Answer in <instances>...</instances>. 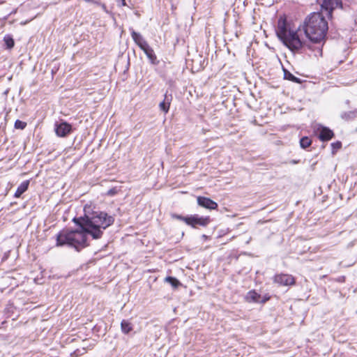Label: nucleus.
I'll list each match as a JSON object with an SVG mask.
<instances>
[{
  "label": "nucleus",
  "mask_w": 357,
  "mask_h": 357,
  "mask_svg": "<svg viewBox=\"0 0 357 357\" xmlns=\"http://www.w3.org/2000/svg\"><path fill=\"white\" fill-rule=\"evenodd\" d=\"M341 118L345 121H350L354 119L357 116V109H354L349 112H344L340 115Z\"/></svg>",
  "instance_id": "obj_16"
},
{
  "label": "nucleus",
  "mask_w": 357,
  "mask_h": 357,
  "mask_svg": "<svg viewBox=\"0 0 357 357\" xmlns=\"http://www.w3.org/2000/svg\"><path fill=\"white\" fill-rule=\"evenodd\" d=\"M142 51L144 52V54L146 55L147 58L149 59V61L154 65H158L159 61L157 59V56L151 47L150 45L145 47Z\"/></svg>",
  "instance_id": "obj_12"
},
{
  "label": "nucleus",
  "mask_w": 357,
  "mask_h": 357,
  "mask_svg": "<svg viewBox=\"0 0 357 357\" xmlns=\"http://www.w3.org/2000/svg\"><path fill=\"white\" fill-rule=\"evenodd\" d=\"M328 29V22L321 12L308 15L303 25L305 36L313 43H321Z\"/></svg>",
  "instance_id": "obj_2"
},
{
  "label": "nucleus",
  "mask_w": 357,
  "mask_h": 357,
  "mask_svg": "<svg viewBox=\"0 0 357 357\" xmlns=\"http://www.w3.org/2000/svg\"><path fill=\"white\" fill-rule=\"evenodd\" d=\"M26 126V123L20 120H16L15 122V128L16 129L23 130Z\"/></svg>",
  "instance_id": "obj_21"
},
{
  "label": "nucleus",
  "mask_w": 357,
  "mask_h": 357,
  "mask_svg": "<svg viewBox=\"0 0 357 357\" xmlns=\"http://www.w3.org/2000/svg\"><path fill=\"white\" fill-rule=\"evenodd\" d=\"M210 222L208 216L203 217L198 215H191L185 220V223L192 227L196 228L197 226L206 227Z\"/></svg>",
  "instance_id": "obj_5"
},
{
  "label": "nucleus",
  "mask_w": 357,
  "mask_h": 357,
  "mask_svg": "<svg viewBox=\"0 0 357 357\" xmlns=\"http://www.w3.org/2000/svg\"><path fill=\"white\" fill-rule=\"evenodd\" d=\"M73 222L79 229L61 230L56 236V245H82L87 236L93 239H99L104 231L114 222V218L102 211H93L83 216L75 217Z\"/></svg>",
  "instance_id": "obj_1"
},
{
  "label": "nucleus",
  "mask_w": 357,
  "mask_h": 357,
  "mask_svg": "<svg viewBox=\"0 0 357 357\" xmlns=\"http://www.w3.org/2000/svg\"><path fill=\"white\" fill-rule=\"evenodd\" d=\"M312 144V140L308 137H303L300 139V146L302 149L309 147Z\"/></svg>",
  "instance_id": "obj_20"
},
{
  "label": "nucleus",
  "mask_w": 357,
  "mask_h": 357,
  "mask_svg": "<svg viewBox=\"0 0 357 357\" xmlns=\"http://www.w3.org/2000/svg\"><path fill=\"white\" fill-rule=\"evenodd\" d=\"M334 136L333 132L326 127H321L318 133V137L321 141H328Z\"/></svg>",
  "instance_id": "obj_11"
},
{
  "label": "nucleus",
  "mask_w": 357,
  "mask_h": 357,
  "mask_svg": "<svg viewBox=\"0 0 357 357\" xmlns=\"http://www.w3.org/2000/svg\"><path fill=\"white\" fill-rule=\"evenodd\" d=\"M3 42L6 45V47L7 49L10 50L12 49L15 45V41L11 35L6 34L3 37Z\"/></svg>",
  "instance_id": "obj_17"
},
{
  "label": "nucleus",
  "mask_w": 357,
  "mask_h": 357,
  "mask_svg": "<svg viewBox=\"0 0 357 357\" xmlns=\"http://www.w3.org/2000/svg\"><path fill=\"white\" fill-rule=\"evenodd\" d=\"M273 281L282 286H290L295 284V278L289 274H277L275 275Z\"/></svg>",
  "instance_id": "obj_8"
},
{
  "label": "nucleus",
  "mask_w": 357,
  "mask_h": 357,
  "mask_svg": "<svg viewBox=\"0 0 357 357\" xmlns=\"http://www.w3.org/2000/svg\"><path fill=\"white\" fill-rule=\"evenodd\" d=\"M130 31L132 40L142 50L149 45L139 33L135 31L132 28H130Z\"/></svg>",
  "instance_id": "obj_10"
},
{
  "label": "nucleus",
  "mask_w": 357,
  "mask_h": 357,
  "mask_svg": "<svg viewBox=\"0 0 357 357\" xmlns=\"http://www.w3.org/2000/svg\"><path fill=\"white\" fill-rule=\"evenodd\" d=\"M93 3H94L99 4V3H98V2H97V1H95V2H93ZM100 5L101 6V7H102V10H103L104 11L107 12V7H106L105 4H104V3H100Z\"/></svg>",
  "instance_id": "obj_25"
},
{
  "label": "nucleus",
  "mask_w": 357,
  "mask_h": 357,
  "mask_svg": "<svg viewBox=\"0 0 357 357\" xmlns=\"http://www.w3.org/2000/svg\"><path fill=\"white\" fill-rule=\"evenodd\" d=\"M117 192L118 190L116 188H112L107 192V195L109 196H114L117 193Z\"/></svg>",
  "instance_id": "obj_23"
},
{
  "label": "nucleus",
  "mask_w": 357,
  "mask_h": 357,
  "mask_svg": "<svg viewBox=\"0 0 357 357\" xmlns=\"http://www.w3.org/2000/svg\"><path fill=\"white\" fill-rule=\"evenodd\" d=\"M121 331L123 333L128 334L132 330V324L127 320H123L121 323Z\"/></svg>",
  "instance_id": "obj_18"
},
{
  "label": "nucleus",
  "mask_w": 357,
  "mask_h": 357,
  "mask_svg": "<svg viewBox=\"0 0 357 357\" xmlns=\"http://www.w3.org/2000/svg\"><path fill=\"white\" fill-rule=\"evenodd\" d=\"M172 100V94L167 95V93H165L163 101L159 104V107L160 110L164 112L165 114L167 113L169 109Z\"/></svg>",
  "instance_id": "obj_13"
},
{
  "label": "nucleus",
  "mask_w": 357,
  "mask_h": 357,
  "mask_svg": "<svg viewBox=\"0 0 357 357\" xmlns=\"http://www.w3.org/2000/svg\"><path fill=\"white\" fill-rule=\"evenodd\" d=\"M54 131L58 137H65L72 132V125L69 123H67L66 121L61 120L60 122L55 123Z\"/></svg>",
  "instance_id": "obj_6"
},
{
  "label": "nucleus",
  "mask_w": 357,
  "mask_h": 357,
  "mask_svg": "<svg viewBox=\"0 0 357 357\" xmlns=\"http://www.w3.org/2000/svg\"><path fill=\"white\" fill-rule=\"evenodd\" d=\"M276 34L282 43L292 52H298L304 43L298 37L296 31L291 30L286 19L280 17L278 22Z\"/></svg>",
  "instance_id": "obj_3"
},
{
  "label": "nucleus",
  "mask_w": 357,
  "mask_h": 357,
  "mask_svg": "<svg viewBox=\"0 0 357 357\" xmlns=\"http://www.w3.org/2000/svg\"><path fill=\"white\" fill-rule=\"evenodd\" d=\"M172 217L174 218H176L177 220H181V221H183L185 222V220L188 218V216H182L181 215H178V214H173L172 215Z\"/></svg>",
  "instance_id": "obj_24"
},
{
  "label": "nucleus",
  "mask_w": 357,
  "mask_h": 357,
  "mask_svg": "<svg viewBox=\"0 0 357 357\" xmlns=\"http://www.w3.org/2000/svg\"><path fill=\"white\" fill-rule=\"evenodd\" d=\"M291 163L296 164V163H298V161L294 160L291 161Z\"/></svg>",
  "instance_id": "obj_27"
},
{
  "label": "nucleus",
  "mask_w": 357,
  "mask_h": 357,
  "mask_svg": "<svg viewBox=\"0 0 357 357\" xmlns=\"http://www.w3.org/2000/svg\"><path fill=\"white\" fill-rule=\"evenodd\" d=\"M284 72V78L285 79L289 80L292 82L301 84V79L296 76H294L292 73H291L289 70L287 69L283 68Z\"/></svg>",
  "instance_id": "obj_15"
},
{
  "label": "nucleus",
  "mask_w": 357,
  "mask_h": 357,
  "mask_svg": "<svg viewBox=\"0 0 357 357\" xmlns=\"http://www.w3.org/2000/svg\"><path fill=\"white\" fill-rule=\"evenodd\" d=\"M121 3V6H126V0H120Z\"/></svg>",
  "instance_id": "obj_26"
},
{
  "label": "nucleus",
  "mask_w": 357,
  "mask_h": 357,
  "mask_svg": "<svg viewBox=\"0 0 357 357\" xmlns=\"http://www.w3.org/2000/svg\"><path fill=\"white\" fill-rule=\"evenodd\" d=\"M331 145L333 149V153H334L335 151H336L337 150L340 149L342 147V143L339 141L333 142Z\"/></svg>",
  "instance_id": "obj_22"
},
{
  "label": "nucleus",
  "mask_w": 357,
  "mask_h": 357,
  "mask_svg": "<svg viewBox=\"0 0 357 357\" xmlns=\"http://www.w3.org/2000/svg\"><path fill=\"white\" fill-rule=\"evenodd\" d=\"M29 183H30L29 180H26V181H22L20 184V185L17 187V188L15 192L14 197L15 198L20 197L21 195L28 190Z\"/></svg>",
  "instance_id": "obj_14"
},
{
  "label": "nucleus",
  "mask_w": 357,
  "mask_h": 357,
  "mask_svg": "<svg viewBox=\"0 0 357 357\" xmlns=\"http://www.w3.org/2000/svg\"><path fill=\"white\" fill-rule=\"evenodd\" d=\"M197 201L199 206L207 209L214 210L218 206L215 202L206 197L199 196Z\"/></svg>",
  "instance_id": "obj_9"
},
{
  "label": "nucleus",
  "mask_w": 357,
  "mask_h": 357,
  "mask_svg": "<svg viewBox=\"0 0 357 357\" xmlns=\"http://www.w3.org/2000/svg\"><path fill=\"white\" fill-rule=\"evenodd\" d=\"M321 8V13L325 11L326 16L331 18L334 10L342 8V0H322Z\"/></svg>",
  "instance_id": "obj_4"
},
{
  "label": "nucleus",
  "mask_w": 357,
  "mask_h": 357,
  "mask_svg": "<svg viewBox=\"0 0 357 357\" xmlns=\"http://www.w3.org/2000/svg\"><path fill=\"white\" fill-rule=\"evenodd\" d=\"M75 248H76V250H77V252H79V250H80L79 249V247L75 246Z\"/></svg>",
  "instance_id": "obj_28"
},
{
  "label": "nucleus",
  "mask_w": 357,
  "mask_h": 357,
  "mask_svg": "<svg viewBox=\"0 0 357 357\" xmlns=\"http://www.w3.org/2000/svg\"><path fill=\"white\" fill-rule=\"evenodd\" d=\"M165 281L169 283L174 288H177L181 284L176 278L171 276L166 277Z\"/></svg>",
  "instance_id": "obj_19"
},
{
  "label": "nucleus",
  "mask_w": 357,
  "mask_h": 357,
  "mask_svg": "<svg viewBox=\"0 0 357 357\" xmlns=\"http://www.w3.org/2000/svg\"><path fill=\"white\" fill-rule=\"evenodd\" d=\"M245 298L248 303H264L270 299V296L267 294L261 296L255 290H252L247 293Z\"/></svg>",
  "instance_id": "obj_7"
}]
</instances>
